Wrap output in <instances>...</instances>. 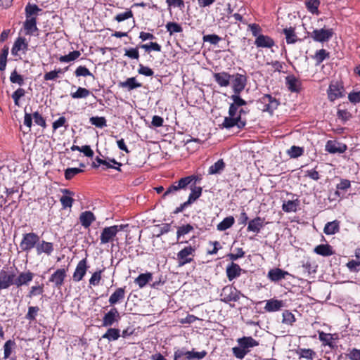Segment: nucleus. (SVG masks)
I'll return each instance as SVG.
<instances>
[{
	"label": "nucleus",
	"mask_w": 360,
	"mask_h": 360,
	"mask_svg": "<svg viewBox=\"0 0 360 360\" xmlns=\"http://www.w3.org/2000/svg\"><path fill=\"white\" fill-rule=\"evenodd\" d=\"M233 103L230 104L229 108V116L225 117L221 124V127L225 129H231L233 127H237L238 129H243L247 121L245 119L237 115L238 110L240 107L247 105L246 101L240 96V94H234L230 96Z\"/></svg>",
	"instance_id": "nucleus-1"
},
{
	"label": "nucleus",
	"mask_w": 360,
	"mask_h": 360,
	"mask_svg": "<svg viewBox=\"0 0 360 360\" xmlns=\"http://www.w3.org/2000/svg\"><path fill=\"white\" fill-rule=\"evenodd\" d=\"M238 346L232 348L233 356L243 359L250 352L251 349L259 345V342L250 336H244L237 340Z\"/></svg>",
	"instance_id": "nucleus-2"
},
{
	"label": "nucleus",
	"mask_w": 360,
	"mask_h": 360,
	"mask_svg": "<svg viewBox=\"0 0 360 360\" xmlns=\"http://www.w3.org/2000/svg\"><path fill=\"white\" fill-rule=\"evenodd\" d=\"M195 179L196 176L195 175L187 176L180 179L178 181H175L167 188L166 191L163 194V197L174 194L179 190L186 189L189 184H192L193 186Z\"/></svg>",
	"instance_id": "nucleus-3"
},
{
	"label": "nucleus",
	"mask_w": 360,
	"mask_h": 360,
	"mask_svg": "<svg viewBox=\"0 0 360 360\" xmlns=\"http://www.w3.org/2000/svg\"><path fill=\"white\" fill-rule=\"evenodd\" d=\"M279 104V101L270 94H264L257 101L258 108L271 115L277 109Z\"/></svg>",
	"instance_id": "nucleus-4"
},
{
	"label": "nucleus",
	"mask_w": 360,
	"mask_h": 360,
	"mask_svg": "<svg viewBox=\"0 0 360 360\" xmlns=\"http://www.w3.org/2000/svg\"><path fill=\"white\" fill-rule=\"evenodd\" d=\"M125 226V225L121 224L105 227L101 233L100 243L101 245H104L112 243L115 240L117 233L123 231Z\"/></svg>",
	"instance_id": "nucleus-5"
},
{
	"label": "nucleus",
	"mask_w": 360,
	"mask_h": 360,
	"mask_svg": "<svg viewBox=\"0 0 360 360\" xmlns=\"http://www.w3.org/2000/svg\"><path fill=\"white\" fill-rule=\"evenodd\" d=\"M240 291L235 287L228 285L224 286L220 293V300L224 303H231V302H237L242 296Z\"/></svg>",
	"instance_id": "nucleus-6"
},
{
	"label": "nucleus",
	"mask_w": 360,
	"mask_h": 360,
	"mask_svg": "<svg viewBox=\"0 0 360 360\" xmlns=\"http://www.w3.org/2000/svg\"><path fill=\"white\" fill-rule=\"evenodd\" d=\"M196 248L194 246L188 245L180 250L176 255V260L179 266H183L193 261Z\"/></svg>",
	"instance_id": "nucleus-7"
},
{
	"label": "nucleus",
	"mask_w": 360,
	"mask_h": 360,
	"mask_svg": "<svg viewBox=\"0 0 360 360\" xmlns=\"http://www.w3.org/2000/svg\"><path fill=\"white\" fill-rule=\"evenodd\" d=\"M39 242V236L33 232L25 233L22 235V240L20 243V248L22 251L29 252L34 248H36Z\"/></svg>",
	"instance_id": "nucleus-8"
},
{
	"label": "nucleus",
	"mask_w": 360,
	"mask_h": 360,
	"mask_svg": "<svg viewBox=\"0 0 360 360\" xmlns=\"http://www.w3.org/2000/svg\"><path fill=\"white\" fill-rule=\"evenodd\" d=\"M232 90L234 94H240L245 88L248 77L245 74L236 73L231 75Z\"/></svg>",
	"instance_id": "nucleus-9"
},
{
	"label": "nucleus",
	"mask_w": 360,
	"mask_h": 360,
	"mask_svg": "<svg viewBox=\"0 0 360 360\" xmlns=\"http://www.w3.org/2000/svg\"><path fill=\"white\" fill-rule=\"evenodd\" d=\"M333 34V29L321 28L314 30L310 36L314 41L323 43L329 41Z\"/></svg>",
	"instance_id": "nucleus-10"
},
{
	"label": "nucleus",
	"mask_w": 360,
	"mask_h": 360,
	"mask_svg": "<svg viewBox=\"0 0 360 360\" xmlns=\"http://www.w3.org/2000/svg\"><path fill=\"white\" fill-rule=\"evenodd\" d=\"M32 119H34V122L37 125L41 126L43 128L46 127V120L39 112H34L33 114L25 112L24 117V124L29 129L32 125Z\"/></svg>",
	"instance_id": "nucleus-11"
},
{
	"label": "nucleus",
	"mask_w": 360,
	"mask_h": 360,
	"mask_svg": "<svg viewBox=\"0 0 360 360\" xmlns=\"http://www.w3.org/2000/svg\"><path fill=\"white\" fill-rule=\"evenodd\" d=\"M14 271L5 269L0 270V290L9 288L13 285Z\"/></svg>",
	"instance_id": "nucleus-12"
},
{
	"label": "nucleus",
	"mask_w": 360,
	"mask_h": 360,
	"mask_svg": "<svg viewBox=\"0 0 360 360\" xmlns=\"http://www.w3.org/2000/svg\"><path fill=\"white\" fill-rule=\"evenodd\" d=\"M34 276V273L30 271H22L18 276L14 273L13 285L17 288L27 285L32 281Z\"/></svg>",
	"instance_id": "nucleus-13"
},
{
	"label": "nucleus",
	"mask_w": 360,
	"mask_h": 360,
	"mask_svg": "<svg viewBox=\"0 0 360 360\" xmlns=\"http://www.w3.org/2000/svg\"><path fill=\"white\" fill-rule=\"evenodd\" d=\"M120 319V316L117 308L112 307L108 312L105 314L103 317L102 326L110 327L112 326L115 322H118Z\"/></svg>",
	"instance_id": "nucleus-14"
},
{
	"label": "nucleus",
	"mask_w": 360,
	"mask_h": 360,
	"mask_svg": "<svg viewBox=\"0 0 360 360\" xmlns=\"http://www.w3.org/2000/svg\"><path fill=\"white\" fill-rule=\"evenodd\" d=\"M88 268L89 266L87 265V259L84 258L80 260L78 262L73 273L72 279L76 282L82 281L85 276Z\"/></svg>",
	"instance_id": "nucleus-15"
},
{
	"label": "nucleus",
	"mask_w": 360,
	"mask_h": 360,
	"mask_svg": "<svg viewBox=\"0 0 360 360\" xmlns=\"http://www.w3.org/2000/svg\"><path fill=\"white\" fill-rule=\"evenodd\" d=\"M67 276V269H58L50 276L49 281L53 283L56 288H60Z\"/></svg>",
	"instance_id": "nucleus-16"
},
{
	"label": "nucleus",
	"mask_w": 360,
	"mask_h": 360,
	"mask_svg": "<svg viewBox=\"0 0 360 360\" xmlns=\"http://www.w3.org/2000/svg\"><path fill=\"white\" fill-rule=\"evenodd\" d=\"M343 86L338 83L330 84L328 89V97L330 101L342 98L343 94Z\"/></svg>",
	"instance_id": "nucleus-17"
},
{
	"label": "nucleus",
	"mask_w": 360,
	"mask_h": 360,
	"mask_svg": "<svg viewBox=\"0 0 360 360\" xmlns=\"http://www.w3.org/2000/svg\"><path fill=\"white\" fill-rule=\"evenodd\" d=\"M347 146L335 141L329 140L326 144V150L330 153H343L347 150Z\"/></svg>",
	"instance_id": "nucleus-18"
},
{
	"label": "nucleus",
	"mask_w": 360,
	"mask_h": 360,
	"mask_svg": "<svg viewBox=\"0 0 360 360\" xmlns=\"http://www.w3.org/2000/svg\"><path fill=\"white\" fill-rule=\"evenodd\" d=\"M284 307L283 300L272 298L266 301L264 310L266 312H275L281 310Z\"/></svg>",
	"instance_id": "nucleus-19"
},
{
	"label": "nucleus",
	"mask_w": 360,
	"mask_h": 360,
	"mask_svg": "<svg viewBox=\"0 0 360 360\" xmlns=\"http://www.w3.org/2000/svg\"><path fill=\"white\" fill-rule=\"evenodd\" d=\"M243 270L240 266L234 262L229 264L226 269V276L229 281L239 277Z\"/></svg>",
	"instance_id": "nucleus-20"
},
{
	"label": "nucleus",
	"mask_w": 360,
	"mask_h": 360,
	"mask_svg": "<svg viewBox=\"0 0 360 360\" xmlns=\"http://www.w3.org/2000/svg\"><path fill=\"white\" fill-rule=\"evenodd\" d=\"M255 44L257 48L271 49L275 45V42L269 36L262 34L255 39Z\"/></svg>",
	"instance_id": "nucleus-21"
},
{
	"label": "nucleus",
	"mask_w": 360,
	"mask_h": 360,
	"mask_svg": "<svg viewBox=\"0 0 360 360\" xmlns=\"http://www.w3.org/2000/svg\"><path fill=\"white\" fill-rule=\"evenodd\" d=\"M214 81L221 87H226L230 84V80L231 79V75L225 71L216 72L213 75Z\"/></svg>",
	"instance_id": "nucleus-22"
},
{
	"label": "nucleus",
	"mask_w": 360,
	"mask_h": 360,
	"mask_svg": "<svg viewBox=\"0 0 360 360\" xmlns=\"http://www.w3.org/2000/svg\"><path fill=\"white\" fill-rule=\"evenodd\" d=\"M289 275L288 271H285L279 268L271 269L269 271L267 277L273 282H278L284 279L286 276Z\"/></svg>",
	"instance_id": "nucleus-23"
},
{
	"label": "nucleus",
	"mask_w": 360,
	"mask_h": 360,
	"mask_svg": "<svg viewBox=\"0 0 360 360\" xmlns=\"http://www.w3.org/2000/svg\"><path fill=\"white\" fill-rule=\"evenodd\" d=\"M264 219H262L259 217H257L255 219L250 220L248 222L247 231L249 232L259 233L264 226Z\"/></svg>",
	"instance_id": "nucleus-24"
},
{
	"label": "nucleus",
	"mask_w": 360,
	"mask_h": 360,
	"mask_svg": "<svg viewBox=\"0 0 360 360\" xmlns=\"http://www.w3.org/2000/svg\"><path fill=\"white\" fill-rule=\"evenodd\" d=\"M23 27L25 34L34 35V32L38 30L36 18H26L23 23Z\"/></svg>",
	"instance_id": "nucleus-25"
},
{
	"label": "nucleus",
	"mask_w": 360,
	"mask_h": 360,
	"mask_svg": "<svg viewBox=\"0 0 360 360\" xmlns=\"http://www.w3.org/2000/svg\"><path fill=\"white\" fill-rule=\"evenodd\" d=\"M95 220L96 217L91 211H85L80 214L79 221L84 228H89Z\"/></svg>",
	"instance_id": "nucleus-26"
},
{
	"label": "nucleus",
	"mask_w": 360,
	"mask_h": 360,
	"mask_svg": "<svg viewBox=\"0 0 360 360\" xmlns=\"http://www.w3.org/2000/svg\"><path fill=\"white\" fill-rule=\"evenodd\" d=\"M197 180L198 176H196L193 186L192 184H189L191 192L187 200L188 201V203H191V205L193 203L202 195V188L200 186H195Z\"/></svg>",
	"instance_id": "nucleus-27"
},
{
	"label": "nucleus",
	"mask_w": 360,
	"mask_h": 360,
	"mask_svg": "<svg viewBox=\"0 0 360 360\" xmlns=\"http://www.w3.org/2000/svg\"><path fill=\"white\" fill-rule=\"evenodd\" d=\"M124 297L125 288H118L110 295L108 302L110 305H115V304L122 302L124 299Z\"/></svg>",
	"instance_id": "nucleus-28"
},
{
	"label": "nucleus",
	"mask_w": 360,
	"mask_h": 360,
	"mask_svg": "<svg viewBox=\"0 0 360 360\" xmlns=\"http://www.w3.org/2000/svg\"><path fill=\"white\" fill-rule=\"evenodd\" d=\"M36 250L38 255L41 253H46L50 255L53 251V245L52 243L42 240L41 243H38L36 246Z\"/></svg>",
	"instance_id": "nucleus-29"
},
{
	"label": "nucleus",
	"mask_w": 360,
	"mask_h": 360,
	"mask_svg": "<svg viewBox=\"0 0 360 360\" xmlns=\"http://www.w3.org/2000/svg\"><path fill=\"white\" fill-rule=\"evenodd\" d=\"M286 85L292 92H298L301 89V82L295 76L290 75L285 78Z\"/></svg>",
	"instance_id": "nucleus-30"
},
{
	"label": "nucleus",
	"mask_w": 360,
	"mask_h": 360,
	"mask_svg": "<svg viewBox=\"0 0 360 360\" xmlns=\"http://www.w3.org/2000/svg\"><path fill=\"white\" fill-rule=\"evenodd\" d=\"M300 206V200L296 198L292 200H285L282 205V210L287 213L295 212Z\"/></svg>",
	"instance_id": "nucleus-31"
},
{
	"label": "nucleus",
	"mask_w": 360,
	"mask_h": 360,
	"mask_svg": "<svg viewBox=\"0 0 360 360\" xmlns=\"http://www.w3.org/2000/svg\"><path fill=\"white\" fill-rule=\"evenodd\" d=\"M61 191L64 194L69 195H73V193L68 189H62ZM60 201L61 202L63 209H66L68 207L70 208L72 206L74 199L71 196L63 195L60 198Z\"/></svg>",
	"instance_id": "nucleus-32"
},
{
	"label": "nucleus",
	"mask_w": 360,
	"mask_h": 360,
	"mask_svg": "<svg viewBox=\"0 0 360 360\" xmlns=\"http://www.w3.org/2000/svg\"><path fill=\"white\" fill-rule=\"evenodd\" d=\"M314 251L317 255L323 257L330 256L334 254L333 248L328 244L319 245L314 248Z\"/></svg>",
	"instance_id": "nucleus-33"
},
{
	"label": "nucleus",
	"mask_w": 360,
	"mask_h": 360,
	"mask_svg": "<svg viewBox=\"0 0 360 360\" xmlns=\"http://www.w3.org/2000/svg\"><path fill=\"white\" fill-rule=\"evenodd\" d=\"M28 44L25 41V39L22 37H18L11 49V53L14 56H17L18 52L21 50L27 49Z\"/></svg>",
	"instance_id": "nucleus-34"
},
{
	"label": "nucleus",
	"mask_w": 360,
	"mask_h": 360,
	"mask_svg": "<svg viewBox=\"0 0 360 360\" xmlns=\"http://www.w3.org/2000/svg\"><path fill=\"white\" fill-rule=\"evenodd\" d=\"M296 354L299 359L313 360L316 356V352L311 349L299 348L296 350Z\"/></svg>",
	"instance_id": "nucleus-35"
},
{
	"label": "nucleus",
	"mask_w": 360,
	"mask_h": 360,
	"mask_svg": "<svg viewBox=\"0 0 360 360\" xmlns=\"http://www.w3.org/2000/svg\"><path fill=\"white\" fill-rule=\"evenodd\" d=\"M340 231V221L334 220L330 222H328L323 229V232L326 235H333Z\"/></svg>",
	"instance_id": "nucleus-36"
},
{
	"label": "nucleus",
	"mask_w": 360,
	"mask_h": 360,
	"mask_svg": "<svg viewBox=\"0 0 360 360\" xmlns=\"http://www.w3.org/2000/svg\"><path fill=\"white\" fill-rule=\"evenodd\" d=\"M153 276L151 273L141 274L135 278L134 283L139 285L140 288H143L146 285L152 280Z\"/></svg>",
	"instance_id": "nucleus-37"
},
{
	"label": "nucleus",
	"mask_w": 360,
	"mask_h": 360,
	"mask_svg": "<svg viewBox=\"0 0 360 360\" xmlns=\"http://www.w3.org/2000/svg\"><path fill=\"white\" fill-rule=\"evenodd\" d=\"M119 86L122 88H127L129 91H131L134 89L141 87V84L137 82L135 77H130L124 82H120Z\"/></svg>",
	"instance_id": "nucleus-38"
},
{
	"label": "nucleus",
	"mask_w": 360,
	"mask_h": 360,
	"mask_svg": "<svg viewBox=\"0 0 360 360\" xmlns=\"http://www.w3.org/2000/svg\"><path fill=\"white\" fill-rule=\"evenodd\" d=\"M120 337V330L117 328H110L103 335L102 338L107 339L109 342L117 340Z\"/></svg>",
	"instance_id": "nucleus-39"
},
{
	"label": "nucleus",
	"mask_w": 360,
	"mask_h": 360,
	"mask_svg": "<svg viewBox=\"0 0 360 360\" xmlns=\"http://www.w3.org/2000/svg\"><path fill=\"white\" fill-rule=\"evenodd\" d=\"M235 223V219L232 216L227 217L224 218L220 223L217 224V230L219 231H226V229L231 228Z\"/></svg>",
	"instance_id": "nucleus-40"
},
{
	"label": "nucleus",
	"mask_w": 360,
	"mask_h": 360,
	"mask_svg": "<svg viewBox=\"0 0 360 360\" xmlns=\"http://www.w3.org/2000/svg\"><path fill=\"white\" fill-rule=\"evenodd\" d=\"M225 168V163L222 159L217 161L214 165L209 167V174H216L221 173Z\"/></svg>",
	"instance_id": "nucleus-41"
},
{
	"label": "nucleus",
	"mask_w": 360,
	"mask_h": 360,
	"mask_svg": "<svg viewBox=\"0 0 360 360\" xmlns=\"http://www.w3.org/2000/svg\"><path fill=\"white\" fill-rule=\"evenodd\" d=\"M89 89L84 87H78L75 92H71L70 96L74 99L86 98L90 95Z\"/></svg>",
	"instance_id": "nucleus-42"
},
{
	"label": "nucleus",
	"mask_w": 360,
	"mask_h": 360,
	"mask_svg": "<svg viewBox=\"0 0 360 360\" xmlns=\"http://www.w3.org/2000/svg\"><path fill=\"white\" fill-rule=\"evenodd\" d=\"M286 153L290 158H297L303 155L304 148L302 147L292 146L286 151Z\"/></svg>",
	"instance_id": "nucleus-43"
},
{
	"label": "nucleus",
	"mask_w": 360,
	"mask_h": 360,
	"mask_svg": "<svg viewBox=\"0 0 360 360\" xmlns=\"http://www.w3.org/2000/svg\"><path fill=\"white\" fill-rule=\"evenodd\" d=\"M81 55V53L79 51H73L70 52L68 55L61 56L59 57V60L61 63H68L70 61H74L77 59Z\"/></svg>",
	"instance_id": "nucleus-44"
},
{
	"label": "nucleus",
	"mask_w": 360,
	"mask_h": 360,
	"mask_svg": "<svg viewBox=\"0 0 360 360\" xmlns=\"http://www.w3.org/2000/svg\"><path fill=\"white\" fill-rule=\"evenodd\" d=\"M283 33L285 36L286 42L288 44H294L297 41V37L295 34L293 28H286L283 30Z\"/></svg>",
	"instance_id": "nucleus-45"
},
{
	"label": "nucleus",
	"mask_w": 360,
	"mask_h": 360,
	"mask_svg": "<svg viewBox=\"0 0 360 360\" xmlns=\"http://www.w3.org/2000/svg\"><path fill=\"white\" fill-rule=\"evenodd\" d=\"M25 16L26 18H35L34 15H37L39 11H41V10L35 4H28L25 6Z\"/></svg>",
	"instance_id": "nucleus-46"
},
{
	"label": "nucleus",
	"mask_w": 360,
	"mask_h": 360,
	"mask_svg": "<svg viewBox=\"0 0 360 360\" xmlns=\"http://www.w3.org/2000/svg\"><path fill=\"white\" fill-rule=\"evenodd\" d=\"M306 7L308 11L313 14L319 13V6L320 5L319 0H307L305 2Z\"/></svg>",
	"instance_id": "nucleus-47"
},
{
	"label": "nucleus",
	"mask_w": 360,
	"mask_h": 360,
	"mask_svg": "<svg viewBox=\"0 0 360 360\" xmlns=\"http://www.w3.org/2000/svg\"><path fill=\"white\" fill-rule=\"evenodd\" d=\"M15 346L14 340H8L4 345V359H7L11 354L13 349Z\"/></svg>",
	"instance_id": "nucleus-48"
},
{
	"label": "nucleus",
	"mask_w": 360,
	"mask_h": 360,
	"mask_svg": "<svg viewBox=\"0 0 360 360\" xmlns=\"http://www.w3.org/2000/svg\"><path fill=\"white\" fill-rule=\"evenodd\" d=\"M166 29L170 35H172L174 33L181 32L183 31V28L181 25L174 22H167L166 25Z\"/></svg>",
	"instance_id": "nucleus-49"
},
{
	"label": "nucleus",
	"mask_w": 360,
	"mask_h": 360,
	"mask_svg": "<svg viewBox=\"0 0 360 360\" xmlns=\"http://www.w3.org/2000/svg\"><path fill=\"white\" fill-rule=\"evenodd\" d=\"M282 316H283L282 323L284 324L292 326L293 323L296 321L295 315L288 310H285L283 312Z\"/></svg>",
	"instance_id": "nucleus-50"
},
{
	"label": "nucleus",
	"mask_w": 360,
	"mask_h": 360,
	"mask_svg": "<svg viewBox=\"0 0 360 360\" xmlns=\"http://www.w3.org/2000/svg\"><path fill=\"white\" fill-rule=\"evenodd\" d=\"M89 122L91 124L98 128H103L107 126V122L104 117H91L89 119Z\"/></svg>",
	"instance_id": "nucleus-51"
},
{
	"label": "nucleus",
	"mask_w": 360,
	"mask_h": 360,
	"mask_svg": "<svg viewBox=\"0 0 360 360\" xmlns=\"http://www.w3.org/2000/svg\"><path fill=\"white\" fill-rule=\"evenodd\" d=\"M134 17L133 12L131 9H127L126 11L117 14L114 17V20L118 22L124 21Z\"/></svg>",
	"instance_id": "nucleus-52"
},
{
	"label": "nucleus",
	"mask_w": 360,
	"mask_h": 360,
	"mask_svg": "<svg viewBox=\"0 0 360 360\" xmlns=\"http://www.w3.org/2000/svg\"><path fill=\"white\" fill-rule=\"evenodd\" d=\"M194 229L193 226L191 224H186L178 227L176 231V238L179 240L181 236H184Z\"/></svg>",
	"instance_id": "nucleus-53"
},
{
	"label": "nucleus",
	"mask_w": 360,
	"mask_h": 360,
	"mask_svg": "<svg viewBox=\"0 0 360 360\" xmlns=\"http://www.w3.org/2000/svg\"><path fill=\"white\" fill-rule=\"evenodd\" d=\"M329 58V53L325 49H320L317 51L314 56L316 62V65L321 64L325 59Z\"/></svg>",
	"instance_id": "nucleus-54"
},
{
	"label": "nucleus",
	"mask_w": 360,
	"mask_h": 360,
	"mask_svg": "<svg viewBox=\"0 0 360 360\" xmlns=\"http://www.w3.org/2000/svg\"><path fill=\"white\" fill-rule=\"evenodd\" d=\"M346 266L350 272H359L360 271V259H351L346 264Z\"/></svg>",
	"instance_id": "nucleus-55"
},
{
	"label": "nucleus",
	"mask_w": 360,
	"mask_h": 360,
	"mask_svg": "<svg viewBox=\"0 0 360 360\" xmlns=\"http://www.w3.org/2000/svg\"><path fill=\"white\" fill-rule=\"evenodd\" d=\"M25 90L22 88H18L13 93L11 97L15 105L20 106V99L25 96Z\"/></svg>",
	"instance_id": "nucleus-56"
},
{
	"label": "nucleus",
	"mask_w": 360,
	"mask_h": 360,
	"mask_svg": "<svg viewBox=\"0 0 360 360\" xmlns=\"http://www.w3.org/2000/svg\"><path fill=\"white\" fill-rule=\"evenodd\" d=\"M83 170L79 168L76 167H70L68 168L65 171V178L67 180L72 179L75 176L77 175L78 174L82 172Z\"/></svg>",
	"instance_id": "nucleus-57"
},
{
	"label": "nucleus",
	"mask_w": 360,
	"mask_h": 360,
	"mask_svg": "<svg viewBox=\"0 0 360 360\" xmlns=\"http://www.w3.org/2000/svg\"><path fill=\"white\" fill-rule=\"evenodd\" d=\"M76 77H87L90 76L94 77V75L85 66H79L75 71Z\"/></svg>",
	"instance_id": "nucleus-58"
},
{
	"label": "nucleus",
	"mask_w": 360,
	"mask_h": 360,
	"mask_svg": "<svg viewBox=\"0 0 360 360\" xmlns=\"http://www.w3.org/2000/svg\"><path fill=\"white\" fill-rule=\"evenodd\" d=\"M39 311V308L38 307H29L27 313L25 315V319L30 321H34Z\"/></svg>",
	"instance_id": "nucleus-59"
},
{
	"label": "nucleus",
	"mask_w": 360,
	"mask_h": 360,
	"mask_svg": "<svg viewBox=\"0 0 360 360\" xmlns=\"http://www.w3.org/2000/svg\"><path fill=\"white\" fill-rule=\"evenodd\" d=\"M10 81L11 83L18 84L22 86L24 84V78L22 75H19L16 70H14L10 76Z\"/></svg>",
	"instance_id": "nucleus-60"
},
{
	"label": "nucleus",
	"mask_w": 360,
	"mask_h": 360,
	"mask_svg": "<svg viewBox=\"0 0 360 360\" xmlns=\"http://www.w3.org/2000/svg\"><path fill=\"white\" fill-rule=\"evenodd\" d=\"M103 270H99L96 272H94L91 277L89 279V285L93 286H97L99 285L100 281L101 280V274H102Z\"/></svg>",
	"instance_id": "nucleus-61"
},
{
	"label": "nucleus",
	"mask_w": 360,
	"mask_h": 360,
	"mask_svg": "<svg viewBox=\"0 0 360 360\" xmlns=\"http://www.w3.org/2000/svg\"><path fill=\"white\" fill-rule=\"evenodd\" d=\"M202 40L204 42H210L211 44L216 45L221 40V38L218 35L213 34L204 35Z\"/></svg>",
	"instance_id": "nucleus-62"
},
{
	"label": "nucleus",
	"mask_w": 360,
	"mask_h": 360,
	"mask_svg": "<svg viewBox=\"0 0 360 360\" xmlns=\"http://www.w3.org/2000/svg\"><path fill=\"white\" fill-rule=\"evenodd\" d=\"M245 256V252L241 248H238L236 249L235 253H229L227 255V257L233 262L240 258H242Z\"/></svg>",
	"instance_id": "nucleus-63"
},
{
	"label": "nucleus",
	"mask_w": 360,
	"mask_h": 360,
	"mask_svg": "<svg viewBox=\"0 0 360 360\" xmlns=\"http://www.w3.org/2000/svg\"><path fill=\"white\" fill-rule=\"evenodd\" d=\"M187 359L191 360V359H203L206 354L207 352L205 351L202 352H195V351H189V353L187 354Z\"/></svg>",
	"instance_id": "nucleus-64"
}]
</instances>
